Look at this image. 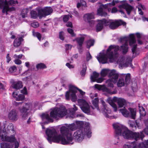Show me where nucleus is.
<instances>
[{
  "label": "nucleus",
  "mask_w": 148,
  "mask_h": 148,
  "mask_svg": "<svg viewBox=\"0 0 148 148\" xmlns=\"http://www.w3.org/2000/svg\"><path fill=\"white\" fill-rule=\"evenodd\" d=\"M81 122H76L61 127L60 131L61 135L58 134L56 130L54 129H47L45 131L47 137V140L50 143L52 141L56 143H60L63 145L70 144L72 145L73 142L72 133L69 131V130L73 131L77 128L82 127Z\"/></svg>",
  "instance_id": "nucleus-1"
},
{
  "label": "nucleus",
  "mask_w": 148,
  "mask_h": 148,
  "mask_svg": "<svg viewBox=\"0 0 148 148\" xmlns=\"http://www.w3.org/2000/svg\"><path fill=\"white\" fill-rule=\"evenodd\" d=\"M113 126L115 130V136L118 139H119L118 136L122 135L126 139L134 140L136 141L140 139L142 140L145 136L143 132L148 135L147 127L144 129L142 132H138L130 131L126 127L119 123L113 124Z\"/></svg>",
  "instance_id": "nucleus-2"
},
{
  "label": "nucleus",
  "mask_w": 148,
  "mask_h": 148,
  "mask_svg": "<svg viewBox=\"0 0 148 148\" xmlns=\"http://www.w3.org/2000/svg\"><path fill=\"white\" fill-rule=\"evenodd\" d=\"M120 49L119 46L111 45L107 49L106 54H102L99 56L97 57V59L100 63L103 64L107 63L108 59L110 62H112L114 60V57L118 56L117 52Z\"/></svg>",
  "instance_id": "nucleus-3"
},
{
  "label": "nucleus",
  "mask_w": 148,
  "mask_h": 148,
  "mask_svg": "<svg viewBox=\"0 0 148 148\" xmlns=\"http://www.w3.org/2000/svg\"><path fill=\"white\" fill-rule=\"evenodd\" d=\"M115 5V3L113 1L111 3H107L103 5V7L105 9H107L108 12L111 11V12L112 13H116L117 12H119L121 13L122 15L124 17H125L126 15L122 8L125 9L127 11V13L128 15L130 14L133 9V8L132 6L129 5L127 3H125L118 6V8L119 9V10H118L115 7L111 9L110 8L112 6H114Z\"/></svg>",
  "instance_id": "nucleus-4"
},
{
  "label": "nucleus",
  "mask_w": 148,
  "mask_h": 148,
  "mask_svg": "<svg viewBox=\"0 0 148 148\" xmlns=\"http://www.w3.org/2000/svg\"><path fill=\"white\" fill-rule=\"evenodd\" d=\"M129 40V45L132 46L136 42L134 35L133 34L129 35V37H124L121 38L120 39V41L121 42L124 43V44L121 46L120 50L121 51L123 54H126L128 51V40Z\"/></svg>",
  "instance_id": "nucleus-5"
},
{
  "label": "nucleus",
  "mask_w": 148,
  "mask_h": 148,
  "mask_svg": "<svg viewBox=\"0 0 148 148\" xmlns=\"http://www.w3.org/2000/svg\"><path fill=\"white\" fill-rule=\"evenodd\" d=\"M86 124H87L88 127L84 129V132L81 129L77 130L73 134V137H72L73 140L74 139L76 141L80 142L83 139L84 135H86L88 138L91 137V132L89 127V124L88 123Z\"/></svg>",
  "instance_id": "nucleus-6"
},
{
  "label": "nucleus",
  "mask_w": 148,
  "mask_h": 148,
  "mask_svg": "<svg viewBox=\"0 0 148 148\" xmlns=\"http://www.w3.org/2000/svg\"><path fill=\"white\" fill-rule=\"evenodd\" d=\"M16 3H18L17 1L10 0L8 1L7 0H0V9H2V12L5 13L6 15H7L8 14V12L14 11L16 9L14 7L9 8V6H14Z\"/></svg>",
  "instance_id": "nucleus-7"
},
{
  "label": "nucleus",
  "mask_w": 148,
  "mask_h": 148,
  "mask_svg": "<svg viewBox=\"0 0 148 148\" xmlns=\"http://www.w3.org/2000/svg\"><path fill=\"white\" fill-rule=\"evenodd\" d=\"M67 110L65 107L61 105L59 107H56L51 111L50 116L51 117L57 119L58 118H62L67 114Z\"/></svg>",
  "instance_id": "nucleus-8"
},
{
  "label": "nucleus",
  "mask_w": 148,
  "mask_h": 148,
  "mask_svg": "<svg viewBox=\"0 0 148 148\" xmlns=\"http://www.w3.org/2000/svg\"><path fill=\"white\" fill-rule=\"evenodd\" d=\"M77 90H78L80 93L82 95H84L85 94V92L83 91L80 89H78L73 86L70 85L69 86V91L66 92L65 94L66 99L67 100H69L70 96L71 98V100L73 102H75L77 100V96L75 93L77 92Z\"/></svg>",
  "instance_id": "nucleus-9"
},
{
  "label": "nucleus",
  "mask_w": 148,
  "mask_h": 148,
  "mask_svg": "<svg viewBox=\"0 0 148 148\" xmlns=\"http://www.w3.org/2000/svg\"><path fill=\"white\" fill-rule=\"evenodd\" d=\"M32 108V104L30 103H27L19 109L21 115L23 119L25 120L28 118L30 114V111L31 110Z\"/></svg>",
  "instance_id": "nucleus-10"
},
{
  "label": "nucleus",
  "mask_w": 148,
  "mask_h": 148,
  "mask_svg": "<svg viewBox=\"0 0 148 148\" xmlns=\"http://www.w3.org/2000/svg\"><path fill=\"white\" fill-rule=\"evenodd\" d=\"M77 101L79 105L83 112L88 114L92 115L94 114L92 110L90 108V105L85 100L83 99H78Z\"/></svg>",
  "instance_id": "nucleus-11"
},
{
  "label": "nucleus",
  "mask_w": 148,
  "mask_h": 148,
  "mask_svg": "<svg viewBox=\"0 0 148 148\" xmlns=\"http://www.w3.org/2000/svg\"><path fill=\"white\" fill-rule=\"evenodd\" d=\"M119 112L125 117L131 118L135 119L136 116V110L135 108H129L127 110L125 107L119 110Z\"/></svg>",
  "instance_id": "nucleus-12"
},
{
  "label": "nucleus",
  "mask_w": 148,
  "mask_h": 148,
  "mask_svg": "<svg viewBox=\"0 0 148 148\" xmlns=\"http://www.w3.org/2000/svg\"><path fill=\"white\" fill-rule=\"evenodd\" d=\"M101 75L102 77H105L108 74V77L111 78L112 81L114 83L117 82L119 75L115 70H110L109 69H103L101 72Z\"/></svg>",
  "instance_id": "nucleus-13"
},
{
  "label": "nucleus",
  "mask_w": 148,
  "mask_h": 148,
  "mask_svg": "<svg viewBox=\"0 0 148 148\" xmlns=\"http://www.w3.org/2000/svg\"><path fill=\"white\" fill-rule=\"evenodd\" d=\"M124 57H122L119 59L117 62V63L119 64V66L121 67H127L128 66H132V60L130 57L127 58L125 62H124Z\"/></svg>",
  "instance_id": "nucleus-14"
},
{
  "label": "nucleus",
  "mask_w": 148,
  "mask_h": 148,
  "mask_svg": "<svg viewBox=\"0 0 148 148\" xmlns=\"http://www.w3.org/2000/svg\"><path fill=\"white\" fill-rule=\"evenodd\" d=\"M125 77V83L124 79L119 78L117 83V85L118 87H121L124 86L125 84L126 85H128L130 82V74H123Z\"/></svg>",
  "instance_id": "nucleus-15"
},
{
  "label": "nucleus",
  "mask_w": 148,
  "mask_h": 148,
  "mask_svg": "<svg viewBox=\"0 0 148 148\" xmlns=\"http://www.w3.org/2000/svg\"><path fill=\"white\" fill-rule=\"evenodd\" d=\"M109 21L108 25L110 24V28L112 29L117 28L119 26L121 25H125L126 23L121 20H116L112 21L108 20Z\"/></svg>",
  "instance_id": "nucleus-16"
},
{
  "label": "nucleus",
  "mask_w": 148,
  "mask_h": 148,
  "mask_svg": "<svg viewBox=\"0 0 148 148\" xmlns=\"http://www.w3.org/2000/svg\"><path fill=\"white\" fill-rule=\"evenodd\" d=\"M99 22L96 26V30L99 32L103 28V25L106 26L108 25L109 21L108 20L103 19L99 20Z\"/></svg>",
  "instance_id": "nucleus-17"
},
{
  "label": "nucleus",
  "mask_w": 148,
  "mask_h": 148,
  "mask_svg": "<svg viewBox=\"0 0 148 148\" xmlns=\"http://www.w3.org/2000/svg\"><path fill=\"white\" fill-rule=\"evenodd\" d=\"M103 107L101 109V111L103 114L106 117H108V114H110L111 111L107 107L105 102L102 100H101Z\"/></svg>",
  "instance_id": "nucleus-18"
},
{
  "label": "nucleus",
  "mask_w": 148,
  "mask_h": 148,
  "mask_svg": "<svg viewBox=\"0 0 148 148\" xmlns=\"http://www.w3.org/2000/svg\"><path fill=\"white\" fill-rule=\"evenodd\" d=\"M95 87L96 88L100 90H102L103 91L106 92L109 94H113L116 93V92L114 91L112 92L110 89L104 86H101L96 84L95 85Z\"/></svg>",
  "instance_id": "nucleus-19"
},
{
  "label": "nucleus",
  "mask_w": 148,
  "mask_h": 148,
  "mask_svg": "<svg viewBox=\"0 0 148 148\" xmlns=\"http://www.w3.org/2000/svg\"><path fill=\"white\" fill-rule=\"evenodd\" d=\"M9 119L12 121H16L18 119L17 112L15 110H12L9 112L8 114Z\"/></svg>",
  "instance_id": "nucleus-20"
},
{
  "label": "nucleus",
  "mask_w": 148,
  "mask_h": 148,
  "mask_svg": "<svg viewBox=\"0 0 148 148\" xmlns=\"http://www.w3.org/2000/svg\"><path fill=\"white\" fill-rule=\"evenodd\" d=\"M113 100L117 102L120 107H122L126 104L125 101L124 99L121 98H118L116 97H114L113 98Z\"/></svg>",
  "instance_id": "nucleus-21"
},
{
  "label": "nucleus",
  "mask_w": 148,
  "mask_h": 148,
  "mask_svg": "<svg viewBox=\"0 0 148 148\" xmlns=\"http://www.w3.org/2000/svg\"><path fill=\"white\" fill-rule=\"evenodd\" d=\"M85 37L86 35H81V37H77L75 39V40L77 42L79 48H80L81 46H82Z\"/></svg>",
  "instance_id": "nucleus-22"
},
{
  "label": "nucleus",
  "mask_w": 148,
  "mask_h": 148,
  "mask_svg": "<svg viewBox=\"0 0 148 148\" xmlns=\"http://www.w3.org/2000/svg\"><path fill=\"white\" fill-rule=\"evenodd\" d=\"M12 95L14 99L17 101H23L25 98L24 95L19 94L16 92H14Z\"/></svg>",
  "instance_id": "nucleus-23"
},
{
  "label": "nucleus",
  "mask_w": 148,
  "mask_h": 148,
  "mask_svg": "<svg viewBox=\"0 0 148 148\" xmlns=\"http://www.w3.org/2000/svg\"><path fill=\"white\" fill-rule=\"evenodd\" d=\"M95 18V14L93 12L85 14L83 16L84 20L86 22H89L92 19Z\"/></svg>",
  "instance_id": "nucleus-24"
},
{
  "label": "nucleus",
  "mask_w": 148,
  "mask_h": 148,
  "mask_svg": "<svg viewBox=\"0 0 148 148\" xmlns=\"http://www.w3.org/2000/svg\"><path fill=\"white\" fill-rule=\"evenodd\" d=\"M41 117L43 121H47L48 122H52L53 120L50 117L49 115L47 113L43 114L41 115Z\"/></svg>",
  "instance_id": "nucleus-25"
},
{
  "label": "nucleus",
  "mask_w": 148,
  "mask_h": 148,
  "mask_svg": "<svg viewBox=\"0 0 148 148\" xmlns=\"http://www.w3.org/2000/svg\"><path fill=\"white\" fill-rule=\"evenodd\" d=\"M22 86V82L21 81L14 82L12 85L13 88L16 89H19L21 88Z\"/></svg>",
  "instance_id": "nucleus-26"
},
{
  "label": "nucleus",
  "mask_w": 148,
  "mask_h": 148,
  "mask_svg": "<svg viewBox=\"0 0 148 148\" xmlns=\"http://www.w3.org/2000/svg\"><path fill=\"white\" fill-rule=\"evenodd\" d=\"M123 148H136V143L134 141L130 143L125 144L123 146Z\"/></svg>",
  "instance_id": "nucleus-27"
},
{
  "label": "nucleus",
  "mask_w": 148,
  "mask_h": 148,
  "mask_svg": "<svg viewBox=\"0 0 148 148\" xmlns=\"http://www.w3.org/2000/svg\"><path fill=\"white\" fill-rule=\"evenodd\" d=\"M136 148H148V140L139 143L138 145H136Z\"/></svg>",
  "instance_id": "nucleus-28"
},
{
  "label": "nucleus",
  "mask_w": 148,
  "mask_h": 148,
  "mask_svg": "<svg viewBox=\"0 0 148 148\" xmlns=\"http://www.w3.org/2000/svg\"><path fill=\"white\" fill-rule=\"evenodd\" d=\"M99 99L98 98H95L92 101V103L93 105L97 108L98 111H100V109L98 107Z\"/></svg>",
  "instance_id": "nucleus-29"
},
{
  "label": "nucleus",
  "mask_w": 148,
  "mask_h": 148,
  "mask_svg": "<svg viewBox=\"0 0 148 148\" xmlns=\"http://www.w3.org/2000/svg\"><path fill=\"white\" fill-rule=\"evenodd\" d=\"M99 74L94 72L93 73V75L90 77V79L92 82H95V80L98 78Z\"/></svg>",
  "instance_id": "nucleus-30"
},
{
  "label": "nucleus",
  "mask_w": 148,
  "mask_h": 148,
  "mask_svg": "<svg viewBox=\"0 0 148 148\" xmlns=\"http://www.w3.org/2000/svg\"><path fill=\"white\" fill-rule=\"evenodd\" d=\"M44 10L45 13V15L46 16L50 14L53 12V10L50 7H46Z\"/></svg>",
  "instance_id": "nucleus-31"
},
{
  "label": "nucleus",
  "mask_w": 148,
  "mask_h": 148,
  "mask_svg": "<svg viewBox=\"0 0 148 148\" xmlns=\"http://www.w3.org/2000/svg\"><path fill=\"white\" fill-rule=\"evenodd\" d=\"M140 117H143L146 115V113L145 109L142 106H139Z\"/></svg>",
  "instance_id": "nucleus-32"
},
{
  "label": "nucleus",
  "mask_w": 148,
  "mask_h": 148,
  "mask_svg": "<svg viewBox=\"0 0 148 148\" xmlns=\"http://www.w3.org/2000/svg\"><path fill=\"white\" fill-rule=\"evenodd\" d=\"M21 43V38H16L14 42V46L17 47L20 45Z\"/></svg>",
  "instance_id": "nucleus-33"
},
{
  "label": "nucleus",
  "mask_w": 148,
  "mask_h": 148,
  "mask_svg": "<svg viewBox=\"0 0 148 148\" xmlns=\"http://www.w3.org/2000/svg\"><path fill=\"white\" fill-rule=\"evenodd\" d=\"M137 45L134 44L132 47V50L133 56L134 57L138 54L137 50Z\"/></svg>",
  "instance_id": "nucleus-34"
},
{
  "label": "nucleus",
  "mask_w": 148,
  "mask_h": 148,
  "mask_svg": "<svg viewBox=\"0 0 148 148\" xmlns=\"http://www.w3.org/2000/svg\"><path fill=\"white\" fill-rule=\"evenodd\" d=\"M29 9L27 8L23 9L21 12V15L23 18H25L27 16V14L29 12Z\"/></svg>",
  "instance_id": "nucleus-35"
},
{
  "label": "nucleus",
  "mask_w": 148,
  "mask_h": 148,
  "mask_svg": "<svg viewBox=\"0 0 148 148\" xmlns=\"http://www.w3.org/2000/svg\"><path fill=\"white\" fill-rule=\"evenodd\" d=\"M97 13L99 15L102 16H106L107 15V13L103 11V9L101 8H99L98 9Z\"/></svg>",
  "instance_id": "nucleus-36"
},
{
  "label": "nucleus",
  "mask_w": 148,
  "mask_h": 148,
  "mask_svg": "<svg viewBox=\"0 0 148 148\" xmlns=\"http://www.w3.org/2000/svg\"><path fill=\"white\" fill-rule=\"evenodd\" d=\"M38 16L40 18H42V17L45 16V13L44 9H38Z\"/></svg>",
  "instance_id": "nucleus-37"
},
{
  "label": "nucleus",
  "mask_w": 148,
  "mask_h": 148,
  "mask_svg": "<svg viewBox=\"0 0 148 148\" xmlns=\"http://www.w3.org/2000/svg\"><path fill=\"white\" fill-rule=\"evenodd\" d=\"M108 102L114 109V111L116 112L117 110L116 105L110 99L108 100Z\"/></svg>",
  "instance_id": "nucleus-38"
},
{
  "label": "nucleus",
  "mask_w": 148,
  "mask_h": 148,
  "mask_svg": "<svg viewBox=\"0 0 148 148\" xmlns=\"http://www.w3.org/2000/svg\"><path fill=\"white\" fill-rule=\"evenodd\" d=\"M94 41L93 40H88L86 42V47L89 49L90 47L94 45Z\"/></svg>",
  "instance_id": "nucleus-39"
},
{
  "label": "nucleus",
  "mask_w": 148,
  "mask_h": 148,
  "mask_svg": "<svg viewBox=\"0 0 148 148\" xmlns=\"http://www.w3.org/2000/svg\"><path fill=\"white\" fill-rule=\"evenodd\" d=\"M110 79L107 80L106 81V83L107 84V86L108 87H113V84L112 83V82H114L112 81L111 78H110ZM116 82H115L116 83Z\"/></svg>",
  "instance_id": "nucleus-40"
},
{
  "label": "nucleus",
  "mask_w": 148,
  "mask_h": 148,
  "mask_svg": "<svg viewBox=\"0 0 148 148\" xmlns=\"http://www.w3.org/2000/svg\"><path fill=\"white\" fill-rule=\"evenodd\" d=\"M80 3H78L77 4V7L79 8L80 6L86 7V2L83 0H80Z\"/></svg>",
  "instance_id": "nucleus-41"
},
{
  "label": "nucleus",
  "mask_w": 148,
  "mask_h": 148,
  "mask_svg": "<svg viewBox=\"0 0 148 148\" xmlns=\"http://www.w3.org/2000/svg\"><path fill=\"white\" fill-rule=\"evenodd\" d=\"M31 16L32 18L34 19L36 18L38 16L37 12L35 10H32L30 12Z\"/></svg>",
  "instance_id": "nucleus-42"
},
{
  "label": "nucleus",
  "mask_w": 148,
  "mask_h": 148,
  "mask_svg": "<svg viewBox=\"0 0 148 148\" xmlns=\"http://www.w3.org/2000/svg\"><path fill=\"white\" fill-rule=\"evenodd\" d=\"M86 70V63H84L83 65L82 69L80 72L82 76H84L85 74Z\"/></svg>",
  "instance_id": "nucleus-43"
},
{
  "label": "nucleus",
  "mask_w": 148,
  "mask_h": 148,
  "mask_svg": "<svg viewBox=\"0 0 148 148\" xmlns=\"http://www.w3.org/2000/svg\"><path fill=\"white\" fill-rule=\"evenodd\" d=\"M33 35L34 36L36 37L40 41V39L41 37V36L40 34L38 32H35L34 31L32 32Z\"/></svg>",
  "instance_id": "nucleus-44"
},
{
  "label": "nucleus",
  "mask_w": 148,
  "mask_h": 148,
  "mask_svg": "<svg viewBox=\"0 0 148 148\" xmlns=\"http://www.w3.org/2000/svg\"><path fill=\"white\" fill-rule=\"evenodd\" d=\"M46 67L45 65L43 63H40L36 65V68L37 69H43Z\"/></svg>",
  "instance_id": "nucleus-45"
},
{
  "label": "nucleus",
  "mask_w": 148,
  "mask_h": 148,
  "mask_svg": "<svg viewBox=\"0 0 148 148\" xmlns=\"http://www.w3.org/2000/svg\"><path fill=\"white\" fill-rule=\"evenodd\" d=\"M16 67L15 66H11L9 69V72L10 73L15 72L16 71Z\"/></svg>",
  "instance_id": "nucleus-46"
},
{
  "label": "nucleus",
  "mask_w": 148,
  "mask_h": 148,
  "mask_svg": "<svg viewBox=\"0 0 148 148\" xmlns=\"http://www.w3.org/2000/svg\"><path fill=\"white\" fill-rule=\"evenodd\" d=\"M1 148H9V145L8 144L5 142H3L1 143Z\"/></svg>",
  "instance_id": "nucleus-47"
},
{
  "label": "nucleus",
  "mask_w": 148,
  "mask_h": 148,
  "mask_svg": "<svg viewBox=\"0 0 148 148\" xmlns=\"http://www.w3.org/2000/svg\"><path fill=\"white\" fill-rule=\"evenodd\" d=\"M73 108L70 109V112H72L71 114L73 115L75 113L76 111L77 110V108L75 106V105H73Z\"/></svg>",
  "instance_id": "nucleus-48"
},
{
  "label": "nucleus",
  "mask_w": 148,
  "mask_h": 148,
  "mask_svg": "<svg viewBox=\"0 0 148 148\" xmlns=\"http://www.w3.org/2000/svg\"><path fill=\"white\" fill-rule=\"evenodd\" d=\"M31 25L34 28H36L39 26V24L38 22H35L31 24Z\"/></svg>",
  "instance_id": "nucleus-49"
},
{
  "label": "nucleus",
  "mask_w": 148,
  "mask_h": 148,
  "mask_svg": "<svg viewBox=\"0 0 148 148\" xmlns=\"http://www.w3.org/2000/svg\"><path fill=\"white\" fill-rule=\"evenodd\" d=\"M86 60L87 61H88L92 58V56L89 52L86 53Z\"/></svg>",
  "instance_id": "nucleus-50"
},
{
  "label": "nucleus",
  "mask_w": 148,
  "mask_h": 148,
  "mask_svg": "<svg viewBox=\"0 0 148 148\" xmlns=\"http://www.w3.org/2000/svg\"><path fill=\"white\" fill-rule=\"evenodd\" d=\"M64 34L63 32H61L59 33V36L60 38L62 40H64Z\"/></svg>",
  "instance_id": "nucleus-51"
},
{
  "label": "nucleus",
  "mask_w": 148,
  "mask_h": 148,
  "mask_svg": "<svg viewBox=\"0 0 148 148\" xmlns=\"http://www.w3.org/2000/svg\"><path fill=\"white\" fill-rule=\"evenodd\" d=\"M69 19V16L68 15H65L63 17V21L64 22H67Z\"/></svg>",
  "instance_id": "nucleus-52"
},
{
  "label": "nucleus",
  "mask_w": 148,
  "mask_h": 148,
  "mask_svg": "<svg viewBox=\"0 0 148 148\" xmlns=\"http://www.w3.org/2000/svg\"><path fill=\"white\" fill-rule=\"evenodd\" d=\"M67 31L68 32L70 33L72 36H75L73 32V31L72 29L69 28L68 29Z\"/></svg>",
  "instance_id": "nucleus-53"
},
{
  "label": "nucleus",
  "mask_w": 148,
  "mask_h": 148,
  "mask_svg": "<svg viewBox=\"0 0 148 148\" xmlns=\"http://www.w3.org/2000/svg\"><path fill=\"white\" fill-rule=\"evenodd\" d=\"M23 55L22 54H20L18 55L16 54H14V58H17V59H21L22 58Z\"/></svg>",
  "instance_id": "nucleus-54"
},
{
  "label": "nucleus",
  "mask_w": 148,
  "mask_h": 148,
  "mask_svg": "<svg viewBox=\"0 0 148 148\" xmlns=\"http://www.w3.org/2000/svg\"><path fill=\"white\" fill-rule=\"evenodd\" d=\"M14 62L15 64L18 65L21 64L22 63V62L20 60L17 59L14 60Z\"/></svg>",
  "instance_id": "nucleus-55"
},
{
  "label": "nucleus",
  "mask_w": 148,
  "mask_h": 148,
  "mask_svg": "<svg viewBox=\"0 0 148 148\" xmlns=\"http://www.w3.org/2000/svg\"><path fill=\"white\" fill-rule=\"evenodd\" d=\"M21 92L23 94H27V91L26 88L24 87L23 89L21 90Z\"/></svg>",
  "instance_id": "nucleus-56"
},
{
  "label": "nucleus",
  "mask_w": 148,
  "mask_h": 148,
  "mask_svg": "<svg viewBox=\"0 0 148 148\" xmlns=\"http://www.w3.org/2000/svg\"><path fill=\"white\" fill-rule=\"evenodd\" d=\"M103 80V78L100 77L98 78L95 80V82H96L97 83H101Z\"/></svg>",
  "instance_id": "nucleus-57"
},
{
  "label": "nucleus",
  "mask_w": 148,
  "mask_h": 148,
  "mask_svg": "<svg viewBox=\"0 0 148 148\" xmlns=\"http://www.w3.org/2000/svg\"><path fill=\"white\" fill-rule=\"evenodd\" d=\"M7 58V62L8 63L11 60V58L9 56V53L7 54L6 56Z\"/></svg>",
  "instance_id": "nucleus-58"
},
{
  "label": "nucleus",
  "mask_w": 148,
  "mask_h": 148,
  "mask_svg": "<svg viewBox=\"0 0 148 148\" xmlns=\"http://www.w3.org/2000/svg\"><path fill=\"white\" fill-rule=\"evenodd\" d=\"M66 66L69 69L73 68L74 67V66L70 64L69 63H67L66 64Z\"/></svg>",
  "instance_id": "nucleus-59"
},
{
  "label": "nucleus",
  "mask_w": 148,
  "mask_h": 148,
  "mask_svg": "<svg viewBox=\"0 0 148 148\" xmlns=\"http://www.w3.org/2000/svg\"><path fill=\"white\" fill-rule=\"evenodd\" d=\"M89 22L90 26L91 27H92L94 25L95 23V21L93 20L91 21H89V22Z\"/></svg>",
  "instance_id": "nucleus-60"
},
{
  "label": "nucleus",
  "mask_w": 148,
  "mask_h": 148,
  "mask_svg": "<svg viewBox=\"0 0 148 148\" xmlns=\"http://www.w3.org/2000/svg\"><path fill=\"white\" fill-rule=\"evenodd\" d=\"M5 85L0 82V89L3 90L5 89Z\"/></svg>",
  "instance_id": "nucleus-61"
},
{
  "label": "nucleus",
  "mask_w": 148,
  "mask_h": 148,
  "mask_svg": "<svg viewBox=\"0 0 148 148\" xmlns=\"http://www.w3.org/2000/svg\"><path fill=\"white\" fill-rule=\"evenodd\" d=\"M66 49V50H69L71 49L72 47L70 45L67 44L65 45Z\"/></svg>",
  "instance_id": "nucleus-62"
},
{
  "label": "nucleus",
  "mask_w": 148,
  "mask_h": 148,
  "mask_svg": "<svg viewBox=\"0 0 148 148\" xmlns=\"http://www.w3.org/2000/svg\"><path fill=\"white\" fill-rule=\"evenodd\" d=\"M138 8H142L143 10H145L146 8L144 5H143L141 4H139L138 5Z\"/></svg>",
  "instance_id": "nucleus-63"
},
{
  "label": "nucleus",
  "mask_w": 148,
  "mask_h": 148,
  "mask_svg": "<svg viewBox=\"0 0 148 148\" xmlns=\"http://www.w3.org/2000/svg\"><path fill=\"white\" fill-rule=\"evenodd\" d=\"M66 25L68 27H72V24L71 22H68L66 24Z\"/></svg>",
  "instance_id": "nucleus-64"
}]
</instances>
